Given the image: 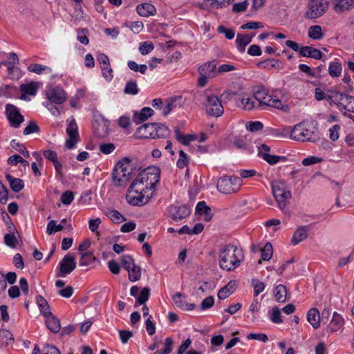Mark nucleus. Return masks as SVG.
Here are the masks:
<instances>
[{
	"mask_svg": "<svg viewBox=\"0 0 354 354\" xmlns=\"http://www.w3.org/2000/svg\"><path fill=\"white\" fill-rule=\"evenodd\" d=\"M290 138L299 142L319 141L320 136L317 122L313 120H304L297 124L290 131Z\"/></svg>",
	"mask_w": 354,
	"mask_h": 354,
	"instance_id": "1",
	"label": "nucleus"
},
{
	"mask_svg": "<svg viewBox=\"0 0 354 354\" xmlns=\"http://www.w3.org/2000/svg\"><path fill=\"white\" fill-rule=\"evenodd\" d=\"M244 255L241 248L232 244L223 246L219 252V266L223 270L230 271L240 266Z\"/></svg>",
	"mask_w": 354,
	"mask_h": 354,
	"instance_id": "2",
	"label": "nucleus"
},
{
	"mask_svg": "<svg viewBox=\"0 0 354 354\" xmlns=\"http://www.w3.org/2000/svg\"><path fill=\"white\" fill-rule=\"evenodd\" d=\"M255 97L258 102V109L266 110L270 107L284 111L288 109V106L277 95L269 93L262 86L255 88Z\"/></svg>",
	"mask_w": 354,
	"mask_h": 354,
	"instance_id": "3",
	"label": "nucleus"
},
{
	"mask_svg": "<svg viewBox=\"0 0 354 354\" xmlns=\"http://www.w3.org/2000/svg\"><path fill=\"white\" fill-rule=\"evenodd\" d=\"M160 174L159 168L147 167L136 176L130 187L131 189L145 187L146 190L153 189L160 180Z\"/></svg>",
	"mask_w": 354,
	"mask_h": 354,
	"instance_id": "4",
	"label": "nucleus"
},
{
	"mask_svg": "<svg viewBox=\"0 0 354 354\" xmlns=\"http://www.w3.org/2000/svg\"><path fill=\"white\" fill-rule=\"evenodd\" d=\"M133 173V165L129 158H124L115 166L112 173V180L114 186L125 185L131 179Z\"/></svg>",
	"mask_w": 354,
	"mask_h": 354,
	"instance_id": "5",
	"label": "nucleus"
},
{
	"mask_svg": "<svg viewBox=\"0 0 354 354\" xmlns=\"http://www.w3.org/2000/svg\"><path fill=\"white\" fill-rule=\"evenodd\" d=\"M241 178L234 176H223L218 179L216 185L218 192L224 194L236 193L241 189Z\"/></svg>",
	"mask_w": 354,
	"mask_h": 354,
	"instance_id": "6",
	"label": "nucleus"
},
{
	"mask_svg": "<svg viewBox=\"0 0 354 354\" xmlns=\"http://www.w3.org/2000/svg\"><path fill=\"white\" fill-rule=\"evenodd\" d=\"M203 109L207 115L213 117H220L224 113V107L217 95L207 94L203 102Z\"/></svg>",
	"mask_w": 354,
	"mask_h": 354,
	"instance_id": "7",
	"label": "nucleus"
},
{
	"mask_svg": "<svg viewBox=\"0 0 354 354\" xmlns=\"http://www.w3.org/2000/svg\"><path fill=\"white\" fill-rule=\"evenodd\" d=\"M272 194L279 209L284 211L289 199L292 197L291 192L286 189V185L283 182L275 181L272 184Z\"/></svg>",
	"mask_w": 354,
	"mask_h": 354,
	"instance_id": "8",
	"label": "nucleus"
},
{
	"mask_svg": "<svg viewBox=\"0 0 354 354\" xmlns=\"http://www.w3.org/2000/svg\"><path fill=\"white\" fill-rule=\"evenodd\" d=\"M149 190H146V188H133L131 189V187H129L128 192L126 196V199L128 203L134 206H142L147 204L151 196L147 194V192Z\"/></svg>",
	"mask_w": 354,
	"mask_h": 354,
	"instance_id": "9",
	"label": "nucleus"
},
{
	"mask_svg": "<svg viewBox=\"0 0 354 354\" xmlns=\"http://www.w3.org/2000/svg\"><path fill=\"white\" fill-rule=\"evenodd\" d=\"M327 8L326 0H309L305 17L310 19L320 17L326 12Z\"/></svg>",
	"mask_w": 354,
	"mask_h": 354,
	"instance_id": "10",
	"label": "nucleus"
},
{
	"mask_svg": "<svg viewBox=\"0 0 354 354\" xmlns=\"http://www.w3.org/2000/svg\"><path fill=\"white\" fill-rule=\"evenodd\" d=\"M330 99H334L338 106H342L348 112L354 113V97L344 94L339 92H335L333 95L328 97Z\"/></svg>",
	"mask_w": 354,
	"mask_h": 354,
	"instance_id": "11",
	"label": "nucleus"
},
{
	"mask_svg": "<svg viewBox=\"0 0 354 354\" xmlns=\"http://www.w3.org/2000/svg\"><path fill=\"white\" fill-rule=\"evenodd\" d=\"M66 133L68 138L66 140V147L73 149L79 141V133L77 124L74 118L71 119L66 128Z\"/></svg>",
	"mask_w": 354,
	"mask_h": 354,
	"instance_id": "12",
	"label": "nucleus"
},
{
	"mask_svg": "<svg viewBox=\"0 0 354 354\" xmlns=\"http://www.w3.org/2000/svg\"><path fill=\"white\" fill-rule=\"evenodd\" d=\"M6 112L10 125L17 128L24 122V116L20 113L19 109L13 105L8 104L6 106Z\"/></svg>",
	"mask_w": 354,
	"mask_h": 354,
	"instance_id": "13",
	"label": "nucleus"
},
{
	"mask_svg": "<svg viewBox=\"0 0 354 354\" xmlns=\"http://www.w3.org/2000/svg\"><path fill=\"white\" fill-rule=\"evenodd\" d=\"M76 268L75 257L68 254L59 262V272L56 274L57 277H64L70 274Z\"/></svg>",
	"mask_w": 354,
	"mask_h": 354,
	"instance_id": "14",
	"label": "nucleus"
},
{
	"mask_svg": "<svg viewBox=\"0 0 354 354\" xmlns=\"http://www.w3.org/2000/svg\"><path fill=\"white\" fill-rule=\"evenodd\" d=\"M46 98L48 102L57 104H63L66 100V93L60 87H53L46 91Z\"/></svg>",
	"mask_w": 354,
	"mask_h": 354,
	"instance_id": "15",
	"label": "nucleus"
},
{
	"mask_svg": "<svg viewBox=\"0 0 354 354\" xmlns=\"http://www.w3.org/2000/svg\"><path fill=\"white\" fill-rule=\"evenodd\" d=\"M169 216L175 221L187 218L190 214V209L186 205H172L168 207Z\"/></svg>",
	"mask_w": 354,
	"mask_h": 354,
	"instance_id": "16",
	"label": "nucleus"
},
{
	"mask_svg": "<svg viewBox=\"0 0 354 354\" xmlns=\"http://www.w3.org/2000/svg\"><path fill=\"white\" fill-rule=\"evenodd\" d=\"M156 123H147L138 128L136 134L138 137L141 138H152L155 139L157 135L155 133Z\"/></svg>",
	"mask_w": 354,
	"mask_h": 354,
	"instance_id": "17",
	"label": "nucleus"
},
{
	"mask_svg": "<svg viewBox=\"0 0 354 354\" xmlns=\"http://www.w3.org/2000/svg\"><path fill=\"white\" fill-rule=\"evenodd\" d=\"M94 133L98 138H104L106 137L109 133V124L108 121L101 120L95 121L93 124Z\"/></svg>",
	"mask_w": 354,
	"mask_h": 354,
	"instance_id": "18",
	"label": "nucleus"
},
{
	"mask_svg": "<svg viewBox=\"0 0 354 354\" xmlns=\"http://www.w3.org/2000/svg\"><path fill=\"white\" fill-rule=\"evenodd\" d=\"M241 102V106L244 110L251 111L254 109H258V102L255 97V89L253 91V95L249 96L247 94H241L239 98Z\"/></svg>",
	"mask_w": 354,
	"mask_h": 354,
	"instance_id": "19",
	"label": "nucleus"
},
{
	"mask_svg": "<svg viewBox=\"0 0 354 354\" xmlns=\"http://www.w3.org/2000/svg\"><path fill=\"white\" fill-rule=\"evenodd\" d=\"M200 75H206L211 78L217 76L216 62L215 60L207 62L198 68Z\"/></svg>",
	"mask_w": 354,
	"mask_h": 354,
	"instance_id": "20",
	"label": "nucleus"
},
{
	"mask_svg": "<svg viewBox=\"0 0 354 354\" xmlns=\"http://www.w3.org/2000/svg\"><path fill=\"white\" fill-rule=\"evenodd\" d=\"M299 55L304 57L321 59L323 54L319 50L312 46H302L299 50Z\"/></svg>",
	"mask_w": 354,
	"mask_h": 354,
	"instance_id": "21",
	"label": "nucleus"
},
{
	"mask_svg": "<svg viewBox=\"0 0 354 354\" xmlns=\"http://www.w3.org/2000/svg\"><path fill=\"white\" fill-rule=\"evenodd\" d=\"M136 11L139 15L144 17L153 16L156 14L155 6L149 3H140L137 6Z\"/></svg>",
	"mask_w": 354,
	"mask_h": 354,
	"instance_id": "22",
	"label": "nucleus"
},
{
	"mask_svg": "<svg viewBox=\"0 0 354 354\" xmlns=\"http://www.w3.org/2000/svg\"><path fill=\"white\" fill-rule=\"evenodd\" d=\"M153 113V110L150 107H144L141 109L139 113H138L136 111L134 113L133 116V121L136 124H139L146 121L149 118L152 116Z\"/></svg>",
	"mask_w": 354,
	"mask_h": 354,
	"instance_id": "23",
	"label": "nucleus"
},
{
	"mask_svg": "<svg viewBox=\"0 0 354 354\" xmlns=\"http://www.w3.org/2000/svg\"><path fill=\"white\" fill-rule=\"evenodd\" d=\"M306 318L314 329H317L320 326L321 317L317 308H310L307 313Z\"/></svg>",
	"mask_w": 354,
	"mask_h": 354,
	"instance_id": "24",
	"label": "nucleus"
},
{
	"mask_svg": "<svg viewBox=\"0 0 354 354\" xmlns=\"http://www.w3.org/2000/svg\"><path fill=\"white\" fill-rule=\"evenodd\" d=\"M344 324V320L343 317L337 313L335 312L333 315V318L328 326V330L330 333L337 332L342 328Z\"/></svg>",
	"mask_w": 354,
	"mask_h": 354,
	"instance_id": "25",
	"label": "nucleus"
},
{
	"mask_svg": "<svg viewBox=\"0 0 354 354\" xmlns=\"http://www.w3.org/2000/svg\"><path fill=\"white\" fill-rule=\"evenodd\" d=\"M308 226L298 227L293 234L291 239L292 243L295 245L305 240L308 236Z\"/></svg>",
	"mask_w": 354,
	"mask_h": 354,
	"instance_id": "26",
	"label": "nucleus"
},
{
	"mask_svg": "<svg viewBox=\"0 0 354 354\" xmlns=\"http://www.w3.org/2000/svg\"><path fill=\"white\" fill-rule=\"evenodd\" d=\"M47 328L53 333H57L60 330L61 325L59 319L52 313L45 317Z\"/></svg>",
	"mask_w": 354,
	"mask_h": 354,
	"instance_id": "27",
	"label": "nucleus"
},
{
	"mask_svg": "<svg viewBox=\"0 0 354 354\" xmlns=\"http://www.w3.org/2000/svg\"><path fill=\"white\" fill-rule=\"evenodd\" d=\"M254 35L252 34V35L250 36L249 35L237 34L236 44L239 52L243 53L245 51V46L251 42Z\"/></svg>",
	"mask_w": 354,
	"mask_h": 354,
	"instance_id": "28",
	"label": "nucleus"
},
{
	"mask_svg": "<svg viewBox=\"0 0 354 354\" xmlns=\"http://www.w3.org/2000/svg\"><path fill=\"white\" fill-rule=\"evenodd\" d=\"M334 10L336 12H344L354 7V0H333Z\"/></svg>",
	"mask_w": 354,
	"mask_h": 354,
	"instance_id": "29",
	"label": "nucleus"
},
{
	"mask_svg": "<svg viewBox=\"0 0 354 354\" xmlns=\"http://www.w3.org/2000/svg\"><path fill=\"white\" fill-rule=\"evenodd\" d=\"M38 89V86L35 82H31L28 84H23L20 86V91L22 95L21 99L25 98V95H35Z\"/></svg>",
	"mask_w": 354,
	"mask_h": 354,
	"instance_id": "30",
	"label": "nucleus"
},
{
	"mask_svg": "<svg viewBox=\"0 0 354 354\" xmlns=\"http://www.w3.org/2000/svg\"><path fill=\"white\" fill-rule=\"evenodd\" d=\"M236 283L234 281H230L228 283L221 288L218 292V298L219 299H225L230 296L235 290Z\"/></svg>",
	"mask_w": 354,
	"mask_h": 354,
	"instance_id": "31",
	"label": "nucleus"
},
{
	"mask_svg": "<svg viewBox=\"0 0 354 354\" xmlns=\"http://www.w3.org/2000/svg\"><path fill=\"white\" fill-rule=\"evenodd\" d=\"M196 212L199 215H204L205 221H209L212 218L211 209L206 205L205 201H201L198 203L196 207Z\"/></svg>",
	"mask_w": 354,
	"mask_h": 354,
	"instance_id": "32",
	"label": "nucleus"
},
{
	"mask_svg": "<svg viewBox=\"0 0 354 354\" xmlns=\"http://www.w3.org/2000/svg\"><path fill=\"white\" fill-rule=\"evenodd\" d=\"M260 68L270 70L272 68L280 69L282 68L281 62L277 59L269 58L257 64Z\"/></svg>",
	"mask_w": 354,
	"mask_h": 354,
	"instance_id": "33",
	"label": "nucleus"
},
{
	"mask_svg": "<svg viewBox=\"0 0 354 354\" xmlns=\"http://www.w3.org/2000/svg\"><path fill=\"white\" fill-rule=\"evenodd\" d=\"M6 180L9 182L10 188L15 192H19L24 187V181L18 178H14L10 174L6 175Z\"/></svg>",
	"mask_w": 354,
	"mask_h": 354,
	"instance_id": "34",
	"label": "nucleus"
},
{
	"mask_svg": "<svg viewBox=\"0 0 354 354\" xmlns=\"http://www.w3.org/2000/svg\"><path fill=\"white\" fill-rule=\"evenodd\" d=\"M274 295L277 302L284 303L287 299V288L284 285L279 284L274 290Z\"/></svg>",
	"mask_w": 354,
	"mask_h": 354,
	"instance_id": "35",
	"label": "nucleus"
},
{
	"mask_svg": "<svg viewBox=\"0 0 354 354\" xmlns=\"http://www.w3.org/2000/svg\"><path fill=\"white\" fill-rule=\"evenodd\" d=\"M13 342V335L8 330H0V347H6Z\"/></svg>",
	"mask_w": 354,
	"mask_h": 354,
	"instance_id": "36",
	"label": "nucleus"
},
{
	"mask_svg": "<svg viewBox=\"0 0 354 354\" xmlns=\"http://www.w3.org/2000/svg\"><path fill=\"white\" fill-rule=\"evenodd\" d=\"M308 36L312 39L320 40L324 37V35L320 26L314 25L308 28Z\"/></svg>",
	"mask_w": 354,
	"mask_h": 354,
	"instance_id": "37",
	"label": "nucleus"
},
{
	"mask_svg": "<svg viewBox=\"0 0 354 354\" xmlns=\"http://www.w3.org/2000/svg\"><path fill=\"white\" fill-rule=\"evenodd\" d=\"M37 303L41 313L46 317L48 315L51 314L50 310V306L47 302V301L41 295H38L37 297Z\"/></svg>",
	"mask_w": 354,
	"mask_h": 354,
	"instance_id": "38",
	"label": "nucleus"
},
{
	"mask_svg": "<svg viewBox=\"0 0 354 354\" xmlns=\"http://www.w3.org/2000/svg\"><path fill=\"white\" fill-rule=\"evenodd\" d=\"M28 70L30 72L35 73L39 75L42 73L49 74L52 72V69L50 67L39 64H30L28 67Z\"/></svg>",
	"mask_w": 354,
	"mask_h": 354,
	"instance_id": "39",
	"label": "nucleus"
},
{
	"mask_svg": "<svg viewBox=\"0 0 354 354\" xmlns=\"http://www.w3.org/2000/svg\"><path fill=\"white\" fill-rule=\"evenodd\" d=\"M342 72V66L340 62H333L329 64L328 73L332 77H339Z\"/></svg>",
	"mask_w": 354,
	"mask_h": 354,
	"instance_id": "40",
	"label": "nucleus"
},
{
	"mask_svg": "<svg viewBox=\"0 0 354 354\" xmlns=\"http://www.w3.org/2000/svg\"><path fill=\"white\" fill-rule=\"evenodd\" d=\"M106 215L113 222L115 223H120L124 221L126 218L117 210L109 209L106 212Z\"/></svg>",
	"mask_w": 354,
	"mask_h": 354,
	"instance_id": "41",
	"label": "nucleus"
},
{
	"mask_svg": "<svg viewBox=\"0 0 354 354\" xmlns=\"http://www.w3.org/2000/svg\"><path fill=\"white\" fill-rule=\"evenodd\" d=\"M15 232H11L4 235V243L11 248H15L19 244L18 239L15 236Z\"/></svg>",
	"mask_w": 354,
	"mask_h": 354,
	"instance_id": "42",
	"label": "nucleus"
},
{
	"mask_svg": "<svg viewBox=\"0 0 354 354\" xmlns=\"http://www.w3.org/2000/svg\"><path fill=\"white\" fill-rule=\"evenodd\" d=\"M212 8L220 9L229 6L234 0H204Z\"/></svg>",
	"mask_w": 354,
	"mask_h": 354,
	"instance_id": "43",
	"label": "nucleus"
},
{
	"mask_svg": "<svg viewBox=\"0 0 354 354\" xmlns=\"http://www.w3.org/2000/svg\"><path fill=\"white\" fill-rule=\"evenodd\" d=\"M154 132L157 133L156 138H162L168 136L170 131L169 128L163 124L156 123V130Z\"/></svg>",
	"mask_w": 354,
	"mask_h": 354,
	"instance_id": "44",
	"label": "nucleus"
},
{
	"mask_svg": "<svg viewBox=\"0 0 354 354\" xmlns=\"http://www.w3.org/2000/svg\"><path fill=\"white\" fill-rule=\"evenodd\" d=\"M128 273H129V279L132 282H135L140 279L141 268L140 266H136L135 264L128 271Z\"/></svg>",
	"mask_w": 354,
	"mask_h": 354,
	"instance_id": "45",
	"label": "nucleus"
},
{
	"mask_svg": "<svg viewBox=\"0 0 354 354\" xmlns=\"http://www.w3.org/2000/svg\"><path fill=\"white\" fill-rule=\"evenodd\" d=\"M124 92L128 95H136L139 92L137 83L135 80L128 81L124 88Z\"/></svg>",
	"mask_w": 354,
	"mask_h": 354,
	"instance_id": "46",
	"label": "nucleus"
},
{
	"mask_svg": "<svg viewBox=\"0 0 354 354\" xmlns=\"http://www.w3.org/2000/svg\"><path fill=\"white\" fill-rule=\"evenodd\" d=\"M95 259L93 253L91 252H86L83 253L79 261L80 266H87L90 265Z\"/></svg>",
	"mask_w": 354,
	"mask_h": 354,
	"instance_id": "47",
	"label": "nucleus"
},
{
	"mask_svg": "<svg viewBox=\"0 0 354 354\" xmlns=\"http://www.w3.org/2000/svg\"><path fill=\"white\" fill-rule=\"evenodd\" d=\"M150 290L149 288L145 287L142 288L140 292V295L137 298L135 306H138V305L145 304L147 301H148L149 298Z\"/></svg>",
	"mask_w": 354,
	"mask_h": 354,
	"instance_id": "48",
	"label": "nucleus"
},
{
	"mask_svg": "<svg viewBox=\"0 0 354 354\" xmlns=\"http://www.w3.org/2000/svg\"><path fill=\"white\" fill-rule=\"evenodd\" d=\"M64 229V225L62 224H56V221L54 220H51L48 222L46 227V233L48 235H50L57 232H60Z\"/></svg>",
	"mask_w": 354,
	"mask_h": 354,
	"instance_id": "49",
	"label": "nucleus"
},
{
	"mask_svg": "<svg viewBox=\"0 0 354 354\" xmlns=\"http://www.w3.org/2000/svg\"><path fill=\"white\" fill-rule=\"evenodd\" d=\"M273 250L272 245L270 243L265 244L263 248L261 250V259L263 261H268L271 259L272 255Z\"/></svg>",
	"mask_w": 354,
	"mask_h": 354,
	"instance_id": "50",
	"label": "nucleus"
},
{
	"mask_svg": "<svg viewBox=\"0 0 354 354\" xmlns=\"http://www.w3.org/2000/svg\"><path fill=\"white\" fill-rule=\"evenodd\" d=\"M39 127L37 125L36 122L30 120L24 129V134L26 136L33 133H39Z\"/></svg>",
	"mask_w": 354,
	"mask_h": 354,
	"instance_id": "51",
	"label": "nucleus"
},
{
	"mask_svg": "<svg viewBox=\"0 0 354 354\" xmlns=\"http://www.w3.org/2000/svg\"><path fill=\"white\" fill-rule=\"evenodd\" d=\"M154 48V46L151 41H147L142 42L139 46L140 53L145 55L149 53Z\"/></svg>",
	"mask_w": 354,
	"mask_h": 354,
	"instance_id": "52",
	"label": "nucleus"
},
{
	"mask_svg": "<svg viewBox=\"0 0 354 354\" xmlns=\"http://www.w3.org/2000/svg\"><path fill=\"white\" fill-rule=\"evenodd\" d=\"M11 146L13 149L19 151L20 153H21L24 156L28 158L29 157V152L26 149V148L21 143L17 142L16 140H12L11 141Z\"/></svg>",
	"mask_w": 354,
	"mask_h": 354,
	"instance_id": "53",
	"label": "nucleus"
},
{
	"mask_svg": "<svg viewBox=\"0 0 354 354\" xmlns=\"http://www.w3.org/2000/svg\"><path fill=\"white\" fill-rule=\"evenodd\" d=\"M122 267L128 272L133 265H135L134 259L129 255H123L121 257Z\"/></svg>",
	"mask_w": 354,
	"mask_h": 354,
	"instance_id": "54",
	"label": "nucleus"
},
{
	"mask_svg": "<svg viewBox=\"0 0 354 354\" xmlns=\"http://www.w3.org/2000/svg\"><path fill=\"white\" fill-rule=\"evenodd\" d=\"M262 158L270 165H274L277 163L279 161V160L285 159L283 156L271 155L269 153H262Z\"/></svg>",
	"mask_w": 354,
	"mask_h": 354,
	"instance_id": "55",
	"label": "nucleus"
},
{
	"mask_svg": "<svg viewBox=\"0 0 354 354\" xmlns=\"http://www.w3.org/2000/svg\"><path fill=\"white\" fill-rule=\"evenodd\" d=\"M246 127L251 132H257L263 129V124L259 121H250L247 123Z\"/></svg>",
	"mask_w": 354,
	"mask_h": 354,
	"instance_id": "56",
	"label": "nucleus"
},
{
	"mask_svg": "<svg viewBox=\"0 0 354 354\" xmlns=\"http://www.w3.org/2000/svg\"><path fill=\"white\" fill-rule=\"evenodd\" d=\"M271 321L274 324H281L283 322L281 311L277 306L272 308V312L270 317Z\"/></svg>",
	"mask_w": 354,
	"mask_h": 354,
	"instance_id": "57",
	"label": "nucleus"
},
{
	"mask_svg": "<svg viewBox=\"0 0 354 354\" xmlns=\"http://www.w3.org/2000/svg\"><path fill=\"white\" fill-rule=\"evenodd\" d=\"M179 159L177 161V166L180 169H183L189 163L188 156L183 151H179Z\"/></svg>",
	"mask_w": 354,
	"mask_h": 354,
	"instance_id": "58",
	"label": "nucleus"
},
{
	"mask_svg": "<svg viewBox=\"0 0 354 354\" xmlns=\"http://www.w3.org/2000/svg\"><path fill=\"white\" fill-rule=\"evenodd\" d=\"M252 284L254 288V297H257L265 289V284L262 281H260L257 279H253L252 281Z\"/></svg>",
	"mask_w": 354,
	"mask_h": 354,
	"instance_id": "59",
	"label": "nucleus"
},
{
	"mask_svg": "<svg viewBox=\"0 0 354 354\" xmlns=\"http://www.w3.org/2000/svg\"><path fill=\"white\" fill-rule=\"evenodd\" d=\"M61 201L64 205H70L74 199L73 193L71 191H66L61 195Z\"/></svg>",
	"mask_w": 354,
	"mask_h": 354,
	"instance_id": "60",
	"label": "nucleus"
},
{
	"mask_svg": "<svg viewBox=\"0 0 354 354\" xmlns=\"http://www.w3.org/2000/svg\"><path fill=\"white\" fill-rule=\"evenodd\" d=\"M290 129L289 127H284L282 129H274L273 131V136L278 138H286L288 134L290 135Z\"/></svg>",
	"mask_w": 354,
	"mask_h": 354,
	"instance_id": "61",
	"label": "nucleus"
},
{
	"mask_svg": "<svg viewBox=\"0 0 354 354\" xmlns=\"http://www.w3.org/2000/svg\"><path fill=\"white\" fill-rule=\"evenodd\" d=\"M248 3L247 0L242 2L236 3L232 6V12L239 13L245 11L247 9Z\"/></svg>",
	"mask_w": 354,
	"mask_h": 354,
	"instance_id": "62",
	"label": "nucleus"
},
{
	"mask_svg": "<svg viewBox=\"0 0 354 354\" xmlns=\"http://www.w3.org/2000/svg\"><path fill=\"white\" fill-rule=\"evenodd\" d=\"M88 30L86 28L77 31V40L82 44L87 45L89 42L88 38L86 36Z\"/></svg>",
	"mask_w": 354,
	"mask_h": 354,
	"instance_id": "63",
	"label": "nucleus"
},
{
	"mask_svg": "<svg viewBox=\"0 0 354 354\" xmlns=\"http://www.w3.org/2000/svg\"><path fill=\"white\" fill-rule=\"evenodd\" d=\"M115 149L113 143H104L100 145V151L104 154H109Z\"/></svg>",
	"mask_w": 354,
	"mask_h": 354,
	"instance_id": "64",
	"label": "nucleus"
}]
</instances>
